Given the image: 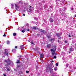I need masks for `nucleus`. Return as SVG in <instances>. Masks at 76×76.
<instances>
[{"mask_svg":"<svg viewBox=\"0 0 76 76\" xmlns=\"http://www.w3.org/2000/svg\"><path fill=\"white\" fill-rule=\"evenodd\" d=\"M51 63H52L54 62V61H53V60H52L51 61Z\"/></svg>","mask_w":76,"mask_h":76,"instance_id":"4c0bfd02","label":"nucleus"},{"mask_svg":"<svg viewBox=\"0 0 76 76\" xmlns=\"http://www.w3.org/2000/svg\"><path fill=\"white\" fill-rule=\"evenodd\" d=\"M20 67V65H17V67Z\"/></svg>","mask_w":76,"mask_h":76,"instance_id":"2f4dec72","label":"nucleus"},{"mask_svg":"<svg viewBox=\"0 0 76 76\" xmlns=\"http://www.w3.org/2000/svg\"><path fill=\"white\" fill-rule=\"evenodd\" d=\"M69 54H70L71 53H70V52H69Z\"/></svg>","mask_w":76,"mask_h":76,"instance_id":"3c124183","label":"nucleus"},{"mask_svg":"<svg viewBox=\"0 0 76 76\" xmlns=\"http://www.w3.org/2000/svg\"><path fill=\"white\" fill-rule=\"evenodd\" d=\"M51 33H48V34L46 35V36H47V37L48 38H50V37H51Z\"/></svg>","mask_w":76,"mask_h":76,"instance_id":"39448f33","label":"nucleus"},{"mask_svg":"<svg viewBox=\"0 0 76 76\" xmlns=\"http://www.w3.org/2000/svg\"><path fill=\"white\" fill-rule=\"evenodd\" d=\"M68 36H69V37H71V36L70 35V34H69L68 35Z\"/></svg>","mask_w":76,"mask_h":76,"instance_id":"393cba45","label":"nucleus"},{"mask_svg":"<svg viewBox=\"0 0 76 76\" xmlns=\"http://www.w3.org/2000/svg\"><path fill=\"white\" fill-rule=\"evenodd\" d=\"M40 56L41 58H44L43 57L44 56V55L43 54V53L40 55Z\"/></svg>","mask_w":76,"mask_h":76,"instance_id":"1a4fd4ad","label":"nucleus"},{"mask_svg":"<svg viewBox=\"0 0 76 76\" xmlns=\"http://www.w3.org/2000/svg\"><path fill=\"white\" fill-rule=\"evenodd\" d=\"M50 73H51V72L50 71Z\"/></svg>","mask_w":76,"mask_h":76,"instance_id":"5fc2aeb1","label":"nucleus"},{"mask_svg":"<svg viewBox=\"0 0 76 76\" xmlns=\"http://www.w3.org/2000/svg\"><path fill=\"white\" fill-rule=\"evenodd\" d=\"M53 58H57V56H54L53 57Z\"/></svg>","mask_w":76,"mask_h":76,"instance_id":"a878e982","label":"nucleus"},{"mask_svg":"<svg viewBox=\"0 0 76 76\" xmlns=\"http://www.w3.org/2000/svg\"><path fill=\"white\" fill-rule=\"evenodd\" d=\"M49 9H53V8H52V7L51 6H50Z\"/></svg>","mask_w":76,"mask_h":76,"instance_id":"4be33fe9","label":"nucleus"},{"mask_svg":"<svg viewBox=\"0 0 76 76\" xmlns=\"http://www.w3.org/2000/svg\"><path fill=\"white\" fill-rule=\"evenodd\" d=\"M26 31H30V30H29V29H26Z\"/></svg>","mask_w":76,"mask_h":76,"instance_id":"c9c22d12","label":"nucleus"},{"mask_svg":"<svg viewBox=\"0 0 76 76\" xmlns=\"http://www.w3.org/2000/svg\"><path fill=\"white\" fill-rule=\"evenodd\" d=\"M18 58H19V60H17V62H16V63L18 64H18H20V58L22 57V55H20V56H18Z\"/></svg>","mask_w":76,"mask_h":76,"instance_id":"7ed1b4c3","label":"nucleus"},{"mask_svg":"<svg viewBox=\"0 0 76 76\" xmlns=\"http://www.w3.org/2000/svg\"><path fill=\"white\" fill-rule=\"evenodd\" d=\"M15 48H18V47L16 46L15 47Z\"/></svg>","mask_w":76,"mask_h":76,"instance_id":"c03bdc74","label":"nucleus"},{"mask_svg":"<svg viewBox=\"0 0 76 76\" xmlns=\"http://www.w3.org/2000/svg\"><path fill=\"white\" fill-rule=\"evenodd\" d=\"M16 10H18V8H16Z\"/></svg>","mask_w":76,"mask_h":76,"instance_id":"09e8293b","label":"nucleus"},{"mask_svg":"<svg viewBox=\"0 0 76 76\" xmlns=\"http://www.w3.org/2000/svg\"><path fill=\"white\" fill-rule=\"evenodd\" d=\"M23 16H25V14H23Z\"/></svg>","mask_w":76,"mask_h":76,"instance_id":"bb28decb","label":"nucleus"},{"mask_svg":"<svg viewBox=\"0 0 76 76\" xmlns=\"http://www.w3.org/2000/svg\"><path fill=\"white\" fill-rule=\"evenodd\" d=\"M69 51H71V52L73 51V48H72V47H70V48L69 49Z\"/></svg>","mask_w":76,"mask_h":76,"instance_id":"423d86ee","label":"nucleus"},{"mask_svg":"<svg viewBox=\"0 0 76 76\" xmlns=\"http://www.w3.org/2000/svg\"><path fill=\"white\" fill-rule=\"evenodd\" d=\"M58 37V39H61V38H61V37L60 36Z\"/></svg>","mask_w":76,"mask_h":76,"instance_id":"b1692460","label":"nucleus"},{"mask_svg":"<svg viewBox=\"0 0 76 76\" xmlns=\"http://www.w3.org/2000/svg\"><path fill=\"white\" fill-rule=\"evenodd\" d=\"M0 46H1V45H0Z\"/></svg>","mask_w":76,"mask_h":76,"instance_id":"13d9d810","label":"nucleus"},{"mask_svg":"<svg viewBox=\"0 0 76 76\" xmlns=\"http://www.w3.org/2000/svg\"><path fill=\"white\" fill-rule=\"evenodd\" d=\"M45 1H44V3H45Z\"/></svg>","mask_w":76,"mask_h":76,"instance_id":"603ef678","label":"nucleus"},{"mask_svg":"<svg viewBox=\"0 0 76 76\" xmlns=\"http://www.w3.org/2000/svg\"><path fill=\"white\" fill-rule=\"evenodd\" d=\"M75 17H76V15H75Z\"/></svg>","mask_w":76,"mask_h":76,"instance_id":"864d4df0","label":"nucleus"},{"mask_svg":"<svg viewBox=\"0 0 76 76\" xmlns=\"http://www.w3.org/2000/svg\"><path fill=\"white\" fill-rule=\"evenodd\" d=\"M7 44H10V41H7Z\"/></svg>","mask_w":76,"mask_h":76,"instance_id":"f3484780","label":"nucleus"},{"mask_svg":"<svg viewBox=\"0 0 76 76\" xmlns=\"http://www.w3.org/2000/svg\"><path fill=\"white\" fill-rule=\"evenodd\" d=\"M54 22V21L53 20V19H51L50 20V22Z\"/></svg>","mask_w":76,"mask_h":76,"instance_id":"6ab92c4d","label":"nucleus"},{"mask_svg":"<svg viewBox=\"0 0 76 76\" xmlns=\"http://www.w3.org/2000/svg\"><path fill=\"white\" fill-rule=\"evenodd\" d=\"M33 28L36 30L37 29V28H36L35 27H34Z\"/></svg>","mask_w":76,"mask_h":76,"instance_id":"a211bd4d","label":"nucleus"},{"mask_svg":"<svg viewBox=\"0 0 76 76\" xmlns=\"http://www.w3.org/2000/svg\"><path fill=\"white\" fill-rule=\"evenodd\" d=\"M64 42H65V43H67V41H66V40H65Z\"/></svg>","mask_w":76,"mask_h":76,"instance_id":"7c9ffc66","label":"nucleus"},{"mask_svg":"<svg viewBox=\"0 0 76 76\" xmlns=\"http://www.w3.org/2000/svg\"><path fill=\"white\" fill-rule=\"evenodd\" d=\"M31 44H34V43L32 42H31Z\"/></svg>","mask_w":76,"mask_h":76,"instance_id":"a18cd8bd","label":"nucleus"},{"mask_svg":"<svg viewBox=\"0 0 76 76\" xmlns=\"http://www.w3.org/2000/svg\"><path fill=\"white\" fill-rule=\"evenodd\" d=\"M20 48L21 50H23V48H24V47H23V45L21 46Z\"/></svg>","mask_w":76,"mask_h":76,"instance_id":"f8f14e48","label":"nucleus"},{"mask_svg":"<svg viewBox=\"0 0 76 76\" xmlns=\"http://www.w3.org/2000/svg\"><path fill=\"white\" fill-rule=\"evenodd\" d=\"M29 6H30V7H31V8H32V7H31V5H29Z\"/></svg>","mask_w":76,"mask_h":76,"instance_id":"79ce46f5","label":"nucleus"},{"mask_svg":"<svg viewBox=\"0 0 76 76\" xmlns=\"http://www.w3.org/2000/svg\"><path fill=\"white\" fill-rule=\"evenodd\" d=\"M3 75H4V76H6V75H5V74H3Z\"/></svg>","mask_w":76,"mask_h":76,"instance_id":"37998d69","label":"nucleus"},{"mask_svg":"<svg viewBox=\"0 0 76 76\" xmlns=\"http://www.w3.org/2000/svg\"><path fill=\"white\" fill-rule=\"evenodd\" d=\"M52 41H54V40L55 39H54V38H52Z\"/></svg>","mask_w":76,"mask_h":76,"instance_id":"473e14b6","label":"nucleus"},{"mask_svg":"<svg viewBox=\"0 0 76 76\" xmlns=\"http://www.w3.org/2000/svg\"><path fill=\"white\" fill-rule=\"evenodd\" d=\"M56 45H54L53 47V49H51L50 50L52 52V56H56L57 54V53H55V51L56 50Z\"/></svg>","mask_w":76,"mask_h":76,"instance_id":"f257e3e1","label":"nucleus"},{"mask_svg":"<svg viewBox=\"0 0 76 76\" xmlns=\"http://www.w3.org/2000/svg\"><path fill=\"white\" fill-rule=\"evenodd\" d=\"M7 71H10V69H9V68H8V69H7Z\"/></svg>","mask_w":76,"mask_h":76,"instance_id":"cd10ccee","label":"nucleus"},{"mask_svg":"<svg viewBox=\"0 0 76 76\" xmlns=\"http://www.w3.org/2000/svg\"><path fill=\"white\" fill-rule=\"evenodd\" d=\"M72 37H74V35H72Z\"/></svg>","mask_w":76,"mask_h":76,"instance_id":"8fccbe9b","label":"nucleus"},{"mask_svg":"<svg viewBox=\"0 0 76 76\" xmlns=\"http://www.w3.org/2000/svg\"><path fill=\"white\" fill-rule=\"evenodd\" d=\"M34 22L35 23V24L36 23V22Z\"/></svg>","mask_w":76,"mask_h":76,"instance_id":"de8ad7c7","label":"nucleus"},{"mask_svg":"<svg viewBox=\"0 0 76 76\" xmlns=\"http://www.w3.org/2000/svg\"><path fill=\"white\" fill-rule=\"evenodd\" d=\"M26 28H24V30H22L21 31V32H23V33H24V32H25L26 31Z\"/></svg>","mask_w":76,"mask_h":76,"instance_id":"0eeeda50","label":"nucleus"},{"mask_svg":"<svg viewBox=\"0 0 76 76\" xmlns=\"http://www.w3.org/2000/svg\"><path fill=\"white\" fill-rule=\"evenodd\" d=\"M6 34H5V33L4 34V35H3V37H6Z\"/></svg>","mask_w":76,"mask_h":76,"instance_id":"c85d7f7f","label":"nucleus"},{"mask_svg":"<svg viewBox=\"0 0 76 76\" xmlns=\"http://www.w3.org/2000/svg\"><path fill=\"white\" fill-rule=\"evenodd\" d=\"M15 7H17V8H19V7H18L16 4H15Z\"/></svg>","mask_w":76,"mask_h":76,"instance_id":"dca6fc26","label":"nucleus"},{"mask_svg":"<svg viewBox=\"0 0 76 76\" xmlns=\"http://www.w3.org/2000/svg\"><path fill=\"white\" fill-rule=\"evenodd\" d=\"M71 10H73V8H71Z\"/></svg>","mask_w":76,"mask_h":76,"instance_id":"e433bc0d","label":"nucleus"},{"mask_svg":"<svg viewBox=\"0 0 76 76\" xmlns=\"http://www.w3.org/2000/svg\"><path fill=\"white\" fill-rule=\"evenodd\" d=\"M51 45H50V44L47 45V47L48 48H50V47H51Z\"/></svg>","mask_w":76,"mask_h":76,"instance_id":"9b49d317","label":"nucleus"},{"mask_svg":"<svg viewBox=\"0 0 76 76\" xmlns=\"http://www.w3.org/2000/svg\"><path fill=\"white\" fill-rule=\"evenodd\" d=\"M26 73H29V71H26Z\"/></svg>","mask_w":76,"mask_h":76,"instance_id":"58836bf2","label":"nucleus"},{"mask_svg":"<svg viewBox=\"0 0 76 76\" xmlns=\"http://www.w3.org/2000/svg\"><path fill=\"white\" fill-rule=\"evenodd\" d=\"M56 66H58V63H57L56 64Z\"/></svg>","mask_w":76,"mask_h":76,"instance_id":"412c9836","label":"nucleus"},{"mask_svg":"<svg viewBox=\"0 0 76 76\" xmlns=\"http://www.w3.org/2000/svg\"><path fill=\"white\" fill-rule=\"evenodd\" d=\"M36 69H38V66H36Z\"/></svg>","mask_w":76,"mask_h":76,"instance_id":"f704fd0d","label":"nucleus"},{"mask_svg":"<svg viewBox=\"0 0 76 76\" xmlns=\"http://www.w3.org/2000/svg\"><path fill=\"white\" fill-rule=\"evenodd\" d=\"M47 72H49V70L46 71Z\"/></svg>","mask_w":76,"mask_h":76,"instance_id":"49530a36","label":"nucleus"},{"mask_svg":"<svg viewBox=\"0 0 76 76\" xmlns=\"http://www.w3.org/2000/svg\"><path fill=\"white\" fill-rule=\"evenodd\" d=\"M57 67H55L54 68V70H55V71H56V70H57Z\"/></svg>","mask_w":76,"mask_h":76,"instance_id":"5701e85b","label":"nucleus"},{"mask_svg":"<svg viewBox=\"0 0 76 76\" xmlns=\"http://www.w3.org/2000/svg\"><path fill=\"white\" fill-rule=\"evenodd\" d=\"M39 31H40V32H43L44 33L45 32V31L43 30L42 29H40L39 30Z\"/></svg>","mask_w":76,"mask_h":76,"instance_id":"6e6552de","label":"nucleus"},{"mask_svg":"<svg viewBox=\"0 0 76 76\" xmlns=\"http://www.w3.org/2000/svg\"><path fill=\"white\" fill-rule=\"evenodd\" d=\"M14 50H15V49H13L12 50V52H13V51H14Z\"/></svg>","mask_w":76,"mask_h":76,"instance_id":"ea45409f","label":"nucleus"},{"mask_svg":"<svg viewBox=\"0 0 76 76\" xmlns=\"http://www.w3.org/2000/svg\"><path fill=\"white\" fill-rule=\"evenodd\" d=\"M13 36H16V33H13Z\"/></svg>","mask_w":76,"mask_h":76,"instance_id":"4468645a","label":"nucleus"},{"mask_svg":"<svg viewBox=\"0 0 76 76\" xmlns=\"http://www.w3.org/2000/svg\"><path fill=\"white\" fill-rule=\"evenodd\" d=\"M56 1H60V0H56Z\"/></svg>","mask_w":76,"mask_h":76,"instance_id":"a19ab883","label":"nucleus"},{"mask_svg":"<svg viewBox=\"0 0 76 76\" xmlns=\"http://www.w3.org/2000/svg\"><path fill=\"white\" fill-rule=\"evenodd\" d=\"M4 54H6V56H8V55H9V51H8V50H5Z\"/></svg>","mask_w":76,"mask_h":76,"instance_id":"20e7f679","label":"nucleus"},{"mask_svg":"<svg viewBox=\"0 0 76 76\" xmlns=\"http://www.w3.org/2000/svg\"><path fill=\"white\" fill-rule=\"evenodd\" d=\"M31 11H32V10H31V9H29V10L28 11V12H30V13L31 12Z\"/></svg>","mask_w":76,"mask_h":76,"instance_id":"aec40b11","label":"nucleus"},{"mask_svg":"<svg viewBox=\"0 0 76 76\" xmlns=\"http://www.w3.org/2000/svg\"><path fill=\"white\" fill-rule=\"evenodd\" d=\"M52 76H53V75H52Z\"/></svg>","mask_w":76,"mask_h":76,"instance_id":"4d7b16f0","label":"nucleus"},{"mask_svg":"<svg viewBox=\"0 0 76 76\" xmlns=\"http://www.w3.org/2000/svg\"><path fill=\"white\" fill-rule=\"evenodd\" d=\"M50 41H51V42H52V41H53L52 39H50Z\"/></svg>","mask_w":76,"mask_h":76,"instance_id":"72a5a7b5","label":"nucleus"},{"mask_svg":"<svg viewBox=\"0 0 76 76\" xmlns=\"http://www.w3.org/2000/svg\"><path fill=\"white\" fill-rule=\"evenodd\" d=\"M56 36H57V37H60V36L61 35H60V33H56Z\"/></svg>","mask_w":76,"mask_h":76,"instance_id":"9d476101","label":"nucleus"},{"mask_svg":"<svg viewBox=\"0 0 76 76\" xmlns=\"http://www.w3.org/2000/svg\"><path fill=\"white\" fill-rule=\"evenodd\" d=\"M11 6H12V8H13V5L12 4H11Z\"/></svg>","mask_w":76,"mask_h":76,"instance_id":"c756f323","label":"nucleus"},{"mask_svg":"<svg viewBox=\"0 0 76 76\" xmlns=\"http://www.w3.org/2000/svg\"><path fill=\"white\" fill-rule=\"evenodd\" d=\"M53 68L52 67V66H51L50 67H49V69H50V70H53V69H52Z\"/></svg>","mask_w":76,"mask_h":76,"instance_id":"ddd939ff","label":"nucleus"},{"mask_svg":"<svg viewBox=\"0 0 76 76\" xmlns=\"http://www.w3.org/2000/svg\"><path fill=\"white\" fill-rule=\"evenodd\" d=\"M5 63H6L7 64V66H9V65H10L11 64V62H10V60H4Z\"/></svg>","mask_w":76,"mask_h":76,"instance_id":"f03ea898","label":"nucleus"},{"mask_svg":"<svg viewBox=\"0 0 76 76\" xmlns=\"http://www.w3.org/2000/svg\"><path fill=\"white\" fill-rule=\"evenodd\" d=\"M63 15H64V14H63Z\"/></svg>","mask_w":76,"mask_h":76,"instance_id":"6e6d98bb","label":"nucleus"},{"mask_svg":"<svg viewBox=\"0 0 76 76\" xmlns=\"http://www.w3.org/2000/svg\"><path fill=\"white\" fill-rule=\"evenodd\" d=\"M15 7H17V8H19V7H18L16 4H15Z\"/></svg>","mask_w":76,"mask_h":76,"instance_id":"2eb2a0df","label":"nucleus"}]
</instances>
